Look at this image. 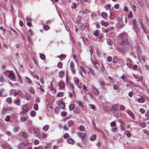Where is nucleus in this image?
I'll return each mask as SVG.
<instances>
[{"label": "nucleus", "mask_w": 149, "mask_h": 149, "mask_svg": "<svg viewBox=\"0 0 149 149\" xmlns=\"http://www.w3.org/2000/svg\"><path fill=\"white\" fill-rule=\"evenodd\" d=\"M44 29L46 31L48 30L49 29V26L48 25H44L43 26Z\"/></svg>", "instance_id": "nucleus-20"}, {"label": "nucleus", "mask_w": 149, "mask_h": 149, "mask_svg": "<svg viewBox=\"0 0 149 149\" xmlns=\"http://www.w3.org/2000/svg\"><path fill=\"white\" fill-rule=\"evenodd\" d=\"M77 103L78 104L79 106H81L82 108H84V106L82 105L83 103L81 102L77 101Z\"/></svg>", "instance_id": "nucleus-24"}, {"label": "nucleus", "mask_w": 149, "mask_h": 149, "mask_svg": "<svg viewBox=\"0 0 149 149\" xmlns=\"http://www.w3.org/2000/svg\"><path fill=\"white\" fill-rule=\"evenodd\" d=\"M122 79L125 82H131L129 79L125 75L123 74L122 76Z\"/></svg>", "instance_id": "nucleus-3"}, {"label": "nucleus", "mask_w": 149, "mask_h": 149, "mask_svg": "<svg viewBox=\"0 0 149 149\" xmlns=\"http://www.w3.org/2000/svg\"><path fill=\"white\" fill-rule=\"evenodd\" d=\"M8 77L10 79H14L15 78L14 74L11 72L8 75Z\"/></svg>", "instance_id": "nucleus-16"}, {"label": "nucleus", "mask_w": 149, "mask_h": 149, "mask_svg": "<svg viewBox=\"0 0 149 149\" xmlns=\"http://www.w3.org/2000/svg\"><path fill=\"white\" fill-rule=\"evenodd\" d=\"M70 66L71 68H73L74 67V64L72 62H71L70 63Z\"/></svg>", "instance_id": "nucleus-58"}, {"label": "nucleus", "mask_w": 149, "mask_h": 149, "mask_svg": "<svg viewBox=\"0 0 149 149\" xmlns=\"http://www.w3.org/2000/svg\"><path fill=\"white\" fill-rule=\"evenodd\" d=\"M64 75V73L62 71H61L59 73V75L60 77L62 78Z\"/></svg>", "instance_id": "nucleus-22"}, {"label": "nucleus", "mask_w": 149, "mask_h": 149, "mask_svg": "<svg viewBox=\"0 0 149 149\" xmlns=\"http://www.w3.org/2000/svg\"><path fill=\"white\" fill-rule=\"evenodd\" d=\"M123 38V40L122 42V45H124L126 43V42L128 39V36L127 33H122V38Z\"/></svg>", "instance_id": "nucleus-1"}, {"label": "nucleus", "mask_w": 149, "mask_h": 149, "mask_svg": "<svg viewBox=\"0 0 149 149\" xmlns=\"http://www.w3.org/2000/svg\"><path fill=\"white\" fill-rule=\"evenodd\" d=\"M119 8V5L118 4H116L114 6V8L115 9H118Z\"/></svg>", "instance_id": "nucleus-59"}, {"label": "nucleus", "mask_w": 149, "mask_h": 149, "mask_svg": "<svg viewBox=\"0 0 149 149\" xmlns=\"http://www.w3.org/2000/svg\"><path fill=\"white\" fill-rule=\"evenodd\" d=\"M29 111V109L28 108H26L25 109H24L22 111V113H25L27 111Z\"/></svg>", "instance_id": "nucleus-64"}, {"label": "nucleus", "mask_w": 149, "mask_h": 149, "mask_svg": "<svg viewBox=\"0 0 149 149\" xmlns=\"http://www.w3.org/2000/svg\"><path fill=\"white\" fill-rule=\"evenodd\" d=\"M89 106L90 108L93 109L94 110L95 109V106L93 104H89Z\"/></svg>", "instance_id": "nucleus-45"}, {"label": "nucleus", "mask_w": 149, "mask_h": 149, "mask_svg": "<svg viewBox=\"0 0 149 149\" xmlns=\"http://www.w3.org/2000/svg\"><path fill=\"white\" fill-rule=\"evenodd\" d=\"M110 111L111 112H113L114 114H116V116L118 117L119 116L118 115L119 114V111L118 110L113 108Z\"/></svg>", "instance_id": "nucleus-5"}, {"label": "nucleus", "mask_w": 149, "mask_h": 149, "mask_svg": "<svg viewBox=\"0 0 149 149\" xmlns=\"http://www.w3.org/2000/svg\"><path fill=\"white\" fill-rule=\"evenodd\" d=\"M48 129V125H45L43 128V130L45 131L47 130Z\"/></svg>", "instance_id": "nucleus-49"}, {"label": "nucleus", "mask_w": 149, "mask_h": 149, "mask_svg": "<svg viewBox=\"0 0 149 149\" xmlns=\"http://www.w3.org/2000/svg\"><path fill=\"white\" fill-rule=\"evenodd\" d=\"M68 142L69 143H72L73 142V141L72 139H68Z\"/></svg>", "instance_id": "nucleus-61"}, {"label": "nucleus", "mask_w": 149, "mask_h": 149, "mask_svg": "<svg viewBox=\"0 0 149 149\" xmlns=\"http://www.w3.org/2000/svg\"><path fill=\"white\" fill-rule=\"evenodd\" d=\"M58 104L59 107L61 109H64L65 107V104L63 102L60 100L58 101Z\"/></svg>", "instance_id": "nucleus-4"}, {"label": "nucleus", "mask_w": 149, "mask_h": 149, "mask_svg": "<svg viewBox=\"0 0 149 149\" xmlns=\"http://www.w3.org/2000/svg\"><path fill=\"white\" fill-rule=\"evenodd\" d=\"M141 27L143 29V32L146 34L148 32V31L147 30L146 28L145 25L143 24L141 26Z\"/></svg>", "instance_id": "nucleus-8"}, {"label": "nucleus", "mask_w": 149, "mask_h": 149, "mask_svg": "<svg viewBox=\"0 0 149 149\" xmlns=\"http://www.w3.org/2000/svg\"><path fill=\"white\" fill-rule=\"evenodd\" d=\"M140 99V102L141 103H143L144 102L145 100V98L142 96H141Z\"/></svg>", "instance_id": "nucleus-26"}, {"label": "nucleus", "mask_w": 149, "mask_h": 149, "mask_svg": "<svg viewBox=\"0 0 149 149\" xmlns=\"http://www.w3.org/2000/svg\"><path fill=\"white\" fill-rule=\"evenodd\" d=\"M29 91L32 94H34L35 93V91L33 90V88H29Z\"/></svg>", "instance_id": "nucleus-43"}, {"label": "nucleus", "mask_w": 149, "mask_h": 149, "mask_svg": "<svg viewBox=\"0 0 149 149\" xmlns=\"http://www.w3.org/2000/svg\"><path fill=\"white\" fill-rule=\"evenodd\" d=\"M33 131L35 133V135L38 137L40 136V133L38 129L33 128Z\"/></svg>", "instance_id": "nucleus-6"}, {"label": "nucleus", "mask_w": 149, "mask_h": 149, "mask_svg": "<svg viewBox=\"0 0 149 149\" xmlns=\"http://www.w3.org/2000/svg\"><path fill=\"white\" fill-rule=\"evenodd\" d=\"M109 78L110 80V81L111 82L113 83L114 82V80L112 77H109Z\"/></svg>", "instance_id": "nucleus-54"}, {"label": "nucleus", "mask_w": 149, "mask_h": 149, "mask_svg": "<svg viewBox=\"0 0 149 149\" xmlns=\"http://www.w3.org/2000/svg\"><path fill=\"white\" fill-rule=\"evenodd\" d=\"M58 57L60 59H61L63 58H65L66 57V55L65 54H63L60 55L58 56Z\"/></svg>", "instance_id": "nucleus-34"}, {"label": "nucleus", "mask_w": 149, "mask_h": 149, "mask_svg": "<svg viewBox=\"0 0 149 149\" xmlns=\"http://www.w3.org/2000/svg\"><path fill=\"white\" fill-rule=\"evenodd\" d=\"M75 107V105L74 104H70L69 106V109L70 111H72L73 110Z\"/></svg>", "instance_id": "nucleus-13"}, {"label": "nucleus", "mask_w": 149, "mask_h": 149, "mask_svg": "<svg viewBox=\"0 0 149 149\" xmlns=\"http://www.w3.org/2000/svg\"><path fill=\"white\" fill-rule=\"evenodd\" d=\"M5 120L6 121H10V116H6V118H5Z\"/></svg>", "instance_id": "nucleus-41"}, {"label": "nucleus", "mask_w": 149, "mask_h": 149, "mask_svg": "<svg viewBox=\"0 0 149 149\" xmlns=\"http://www.w3.org/2000/svg\"><path fill=\"white\" fill-rule=\"evenodd\" d=\"M124 11H125L126 12H128L129 11L128 9L127 6H125V8L123 9Z\"/></svg>", "instance_id": "nucleus-57"}, {"label": "nucleus", "mask_w": 149, "mask_h": 149, "mask_svg": "<svg viewBox=\"0 0 149 149\" xmlns=\"http://www.w3.org/2000/svg\"><path fill=\"white\" fill-rule=\"evenodd\" d=\"M19 100L17 99V100L14 101V103L16 104L17 105L19 106Z\"/></svg>", "instance_id": "nucleus-38"}, {"label": "nucleus", "mask_w": 149, "mask_h": 149, "mask_svg": "<svg viewBox=\"0 0 149 149\" xmlns=\"http://www.w3.org/2000/svg\"><path fill=\"white\" fill-rule=\"evenodd\" d=\"M63 96V93L62 92H58L57 94V96L60 97H62Z\"/></svg>", "instance_id": "nucleus-40"}, {"label": "nucleus", "mask_w": 149, "mask_h": 149, "mask_svg": "<svg viewBox=\"0 0 149 149\" xmlns=\"http://www.w3.org/2000/svg\"><path fill=\"white\" fill-rule=\"evenodd\" d=\"M34 109L36 111H37L38 110V106L37 104H34L33 106Z\"/></svg>", "instance_id": "nucleus-27"}, {"label": "nucleus", "mask_w": 149, "mask_h": 149, "mask_svg": "<svg viewBox=\"0 0 149 149\" xmlns=\"http://www.w3.org/2000/svg\"><path fill=\"white\" fill-rule=\"evenodd\" d=\"M93 90L94 93L96 95H98L99 94V91L95 87H93Z\"/></svg>", "instance_id": "nucleus-12"}, {"label": "nucleus", "mask_w": 149, "mask_h": 149, "mask_svg": "<svg viewBox=\"0 0 149 149\" xmlns=\"http://www.w3.org/2000/svg\"><path fill=\"white\" fill-rule=\"evenodd\" d=\"M79 129L81 131H84V128L83 126H80L79 127Z\"/></svg>", "instance_id": "nucleus-53"}, {"label": "nucleus", "mask_w": 149, "mask_h": 149, "mask_svg": "<svg viewBox=\"0 0 149 149\" xmlns=\"http://www.w3.org/2000/svg\"><path fill=\"white\" fill-rule=\"evenodd\" d=\"M77 6V4L74 3H73L72 5V7L73 8H75Z\"/></svg>", "instance_id": "nucleus-56"}, {"label": "nucleus", "mask_w": 149, "mask_h": 149, "mask_svg": "<svg viewBox=\"0 0 149 149\" xmlns=\"http://www.w3.org/2000/svg\"><path fill=\"white\" fill-rule=\"evenodd\" d=\"M59 86L61 88H63L64 86V84L63 83H61L60 84Z\"/></svg>", "instance_id": "nucleus-46"}, {"label": "nucleus", "mask_w": 149, "mask_h": 149, "mask_svg": "<svg viewBox=\"0 0 149 149\" xmlns=\"http://www.w3.org/2000/svg\"><path fill=\"white\" fill-rule=\"evenodd\" d=\"M20 135L21 136H22L24 138H26L27 137V135L26 133L22 132L20 134Z\"/></svg>", "instance_id": "nucleus-19"}, {"label": "nucleus", "mask_w": 149, "mask_h": 149, "mask_svg": "<svg viewBox=\"0 0 149 149\" xmlns=\"http://www.w3.org/2000/svg\"><path fill=\"white\" fill-rule=\"evenodd\" d=\"M96 135L95 134H94L90 137V139L91 141H93L96 138Z\"/></svg>", "instance_id": "nucleus-18"}, {"label": "nucleus", "mask_w": 149, "mask_h": 149, "mask_svg": "<svg viewBox=\"0 0 149 149\" xmlns=\"http://www.w3.org/2000/svg\"><path fill=\"white\" fill-rule=\"evenodd\" d=\"M141 26L142 25H143V23L142 20L141 19H139L138 20Z\"/></svg>", "instance_id": "nucleus-60"}, {"label": "nucleus", "mask_w": 149, "mask_h": 149, "mask_svg": "<svg viewBox=\"0 0 149 149\" xmlns=\"http://www.w3.org/2000/svg\"><path fill=\"white\" fill-rule=\"evenodd\" d=\"M128 113L130 116L132 117L133 119H135V117L133 112H132L131 111H129L128 112Z\"/></svg>", "instance_id": "nucleus-15"}, {"label": "nucleus", "mask_w": 149, "mask_h": 149, "mask_svg": "<svg viewBox=\"0 0 149 149\" xmlns=\"http://www.w3.org/2000/svg\"><path fill=\"white\" fill-rule=\"evenodd\" d=\"M31 116L33 117L34 116L36 115V112L34 111H32L31 113Z\"/></svg>", "instance_id": "nucleus-35"}, {"label": "nucleus", "mask_w": 149, "mask_h": 149, "mask_svg": "<svg viewBox=\"0 0 149 149\" xmlns=\"http://www.w3.org/2000/svg\"><path fill=\"white\" fill-rule=\"evenodd\" d=\"M40 57L42 59V60L45 59V56L43 54H40Z\"/></svg>", "instance_id": "nucleus-31"}, {"label": "nucleus", "mask_w": 149, "mask_h": 149, "mask_svg": "<svg viewBox=\"0 0 149 149\" xmlns=\"http://www.w3.org/2000/svg\"><path fill=\"white\" fill-rule=\"evenodd\" d=\"M74 121L72 120H70L68 123V125L69 126H72L73 124Z\"/></svg>", "instance_id": "nucleus-28"}, {"label": "nucleus", "mask_w": 149, "mask_h": 149, "mask_svg": "<svg viewBox=\"0 0 149 149\" xmlns=\"http://www.w3.org/2000/svg\"><path fill=\"white\" fill-rule=\"evenodd\" d=\"M140 125L143 127H144L146 126V124L144 123H141Z\"/></svg>", "instance_id": "nucleus-50"}, {"label": "nucleus", "mask_w": 149, "mask_h": 149, "mask_svg": "<svg viewBox=\"0 0 149 149\" xmlns=\"http://www.w3.org/2000/svg\"><path fill=\"white\" fill-rule=\"evenodd\" d=\"M133 75L136 79H138L139 77V76L138 74H133Z\"/></svg>", "instance_id": "nucleus-62"}, {"label": "nucleus", "mask_w": 149, "mask_h": 149, "mask_svg": "<svg viewBox=\"0 0 149 149\" xmlns=\"http://www.w3.org/2000/svg\"><path fill=\"white\" fill-rule=\"evenodd\" d=\"M6 101L8 103L10 104L11 103L12 100L10 97H9L7 98L6 99Z\"/></svg>", "instance_id": "nucleus-29"}, {"label": "nucleus", "mask_w": 149, "mask_h": 149, "mask_svg": "<svg viewBox=\"0 0 149 149\" xmlns=\"http://www.w3.org/2000/svg\"><path fill=\"white\" fill-rule=\"evenodd\" d=\"M25 80L26 82L29 84H31L32 81L30 79L27 77H26L25 78Z\"/></svg>", "instance_id": "nucleus-21"}, {"label": "nucleus", "mask_w": 149, "mask_h": 149, "mask_svg": "<svg viewBox=\"0 0 149 149\" xmlns=\"http://www.w3.org/2000/svg\"><path fill=\"white\" fill-rule=\"evenodd\" d=\"M139 111L142 114L144 113L145 112V110L142 108H141L139 110Z\"/></svg>", "instance_id": "nucleus-47"}, {"label": "nucleus", "mask_w": 149, "mask_h": 149, "mask_svg": "<svg viewBox=\"0 0 149 149\" xmlns=\"http://www.w3.org/2000/svg\"><path fill=\"white\" fill-rule=\"evenodd\" d=\"M25 98L28 100H29L31 98V96L28 93H26L25 95Z\"/></svg>", "instance_id": "nucleus-11"}, {"label": "nucleus", "mask_w": 149, "mask_h": 149, "mask_svg": "<svg viewBox=\"0 0 149 149\" xmlns=\"http://www.w3.org/2000/svg\"><path fill=\"white\" fill-rule=\"evenodd\" d=\"M125 134L128 137H130L131 136V134L130 132L128 131H127L125 132Z\"/></svg>", "instance_id": "nucleus-37"}, {"label": "nucleus", "mask_w": 149, "mask_h": 149, "mask_svg": "<svg viewBox=\"0 0 149 149\" xmlns=\"http://www.w3.org/2000/svg\"><path fill=\"white\" fill-rule=\"evenodd\" d=\"M112 58H111V57L109 56L107 58V61L108 62H110L111 61H112Z\"/></svg>", "instance_id": "nucleus-63"}, {"label": "nucleus", "mask_w": 149, "mask_h": 149, "mask_svg": "<svg viewBox=\"0 0 149 149\" xmlns=\"http://www.w3.org/2000/svg\"><path fill=\"white\" fill-rule=\"evenodd\" d=\"M40 81L42 84H44V77H42L40 78Z\"/></svg>", "instance_id": "nucleus-48"}, {"label": "nucleus", "mask_w": 149, "mask_h": 149, "mask_svg": "<svg viewBox=\"0 0 149 149\" xmlns=\"http://www.w3.org/2000/svg\"><path fill=\"white\" fill-rule=\"evenodd\" d=\"M133 24L134 25V27H133V28L135 30L137 29V23L136 20L135 19H133L132 20Z\"/></svg>", "instance_id": "nucleus-7"}, {"label": "nucleus", "mask_w": 149, "mask_h": 149, "mask_svg": "<svg viewBox=\"0 0 149 149\" xmlns=\"http://www.w3.org/2000/svg\"><path fill=\"white\" fill-rule=\"evenodd\" d=\"M107 42L109 45H111L113 44V42L110 39H109L107 40Z\"/></svg>", "instance_id": "nucleus-25"}, {"label": "nucleus", "mask_w": 149, "mask_h": 149, "mask_svg": "<svg viewBox=\"0 0 149 149\" xmlns=\"http://www.w3.org/2000/svg\"><path fill=\"white\" fill-rule=\"evenodd\" d=\"M4 149H12L10 147V146H9V145L8 144H6L5 145V146L4 147Z\"/></svg>", "instance_id": "nucleus-30"}, {"label": "nucleus", "mask_w": 149, "mask_h": 149, "mask_svg": "<svg viewBox=\"0 0 149 149\" xmlns=\"http://www.w3.org/2000/svg\"><path fill=\"white\" fill-rule=\"evenodd\" d=\"M62 63L61 62H59L58 63L57 66L58 68H61L62 67Z\"/></svg>", "instance_id": "nucleus-33"}, {"label": "nucleus", "mask_w": 149, "mask_h": 149, "mask_svg": "<svg viewBox=\"0 0 149 149\" xmlns=\"http://www.w3.org/2000/svg\"><path fill=\"white\" fill-rule=\"evenodd\" d=\"M99 34V31L97 30L94 32L93 33V35L95 36H98Z\"/></svg>", "instance_id": "nucleus-23"}, {"label": "nucleus", "mask_w": 149, "mask_h": 149, "mask_svg": "<svg viewBox=\"0 0 149 149\" xmlns=\"http://www.w3.org/2000/svg\"><path fill=\"white\" fill-rule=\"evenodd\" d=\"M74 83L75 84L77 85V87L80 89L81 88V86L79 84V79L76 77H74L73 78Z\"/></svg>", "instance_id": "nucleus-2"}, {"label": "nucleus", "mask_w": 149, "mask_h": 149, "mask_svg": "<svg viewBox=\"0 0 149 149\" xmlns=\"http://www.w3.org/2000/svg\"><path fill=\"white\" fill-rule=\"evenodd\" d=\"M133 94H134L133 91H130L128 95L130 97H132L133 96Z\"/></svg>", "instance_id": "nucleus-51"}, {"label": "nucleus", "mask_w": 149, "mask_h": 149, "mask_svg": "<svg viewBox=\"0 0 149 149\" xmlns=\"http://www.w3.org/2000/svg\"><path fill=\"white\" fill-rule=\"evenodd\" d=\"M110 125H111V127H115L116 126V123L115 122L113 121V122H112L111 123Z\"/></svg>", "instance_id": "nucleus-42"}, {"label": "nucleus", "mask_w": 149, "mask_h": 149, "mask_svg": "<svg viewBox=\"0 0 149 149\" xmlns=\"http://www.w3.org/2000/svg\"><path fill=\"white\" fill-rule=\"evenodd\" d=\"M34 143L35 145H37L39 143V141L37 140H35L34 141Z\"/></svg>", "instance_id": "nucleus-55"}, {"label": "nucleus", "mask_w": 149, "mask_h": 149, "mask_svg": "<svg viewBox=\"0 0 149 149\" xmlns=\"http://www.w3.org/2000/svg\"><path fill=\"white\" fill-rule=\"evenodd\" d=\"M12 110V107H9L7 108H5L4 107L2 109V111L3 112L4 111L5 112H6L8 111Z\"/></svg>", "instance_id": "nucleus-10"}, {"label": "nucleus", "mask_w": 149, "mask_h": 149, "mask_svg": "<svg viewBox=\"0 0 149 149\" xmlns=\"http://www.w3.org/2000/svg\"><path fill=\"white\" fill-rule=\"evenodd\" d=\"M63 137L67 139L69 137V134L68 133H66L64 135Z\"/></svg>", "instance_id": "nucleus-52"}, {"label": "nucleus", "mask_w": 149, "mask_h": 149, "mask_svg": "<svg viewBox=\"0 0 149 149\" xmlns=\"http://www.w3.org/2000/svg\"><path fill=\"white\" fill-rule=\"evenodd\" d=\"M77 135L79 137H81V139H83V138L82 137V136L83 135V133L81 132H79L78 133Z\"/></svg>", "instance_id": "nucleus-36"}, {"label": "nucleus", "mask_w": 149, "mask_h": 149, "mask_svg": "<svg viewBox=\"0 0 149 149\" xmlns=\"http://www.w3.org/2000/svg\"><path fill=\"white\" fill-rule=\"evenodd\" d=\"M28 119V117L27 116L23 117L21 118V120L23 121H24L25 120H26Z\"/></svg>", "instance_id": "nucleus-32"}, {"label": "nucleus", "mask_w": 149, "mask_h": 149, "mask_svg": "<svg viewBox=\"0 0 149 149\" xmlns=\"http://www.w3.org/2000/svg\"><path fill=\"white\" fill-rule=\"evenodd\" d=\"M67 112L65 111H63L61 113V115L62 116H65L67 115Z\"/></svg>", "instance_id": "nucleus-39"}, {"label": "nucleus", "mask_w": 149, "mask_h": 149, "mask_svg": "<svg viewBox=\"0 0 149 149\" xmlns=\"http://www.w3.org/2000/svg\"><path fill=\"white\" fill-rule=\"evenodd\" d=\"M81 29L82 30L84 31L85 29L87 27V25L86 24H84L82 23V24L80 26Z\"/></svg>", "instance_id": "nucleus-9"}, {"label": "nucleus", "mask_w": 149, "mask_h": 149, "mask_svg": "<svg viewBox=\"0 0 149 149\" xmlns=\"http://www.w3.org/2000/svg\"><path fill=\"white\" fill-rule=\"evenodd\" d=\"M101 16L104 18H106L108 17L107 14L105 12L102 13L101 14Z\"/></svg>", "instance_id": "nucleus-17"}, {"label": "nucleus", "mask_w": 149, "mask_h": 149, "mask_svg": "<svg viewBox=\"0 0 149 149\" xmlns=\"http://www.w3.org/2000/svg\"><path fill=\"white\" fill-rule=\"evenodd\" d=\"M26 144L24 143H21L20 144L18 145V147L19 148H22L24 147L25 146Z\"/></svg>", "instance_id": "nucleus-14"}, {"label": "nucleus", "mask_w": 149, "mask_h": 149, "mask_svg": "<svg viewBox=\"0 0 149 149\" xmlns=\"http://www.w3.org/2000/svg\"><path fill=\"white\" fill-rule=\"evenodd\" d=\"M138 2L141 7H143V4L142 2V0L138 1Z\"/></svg>", "instance_id": "nucleus-44"}]
</instances>
